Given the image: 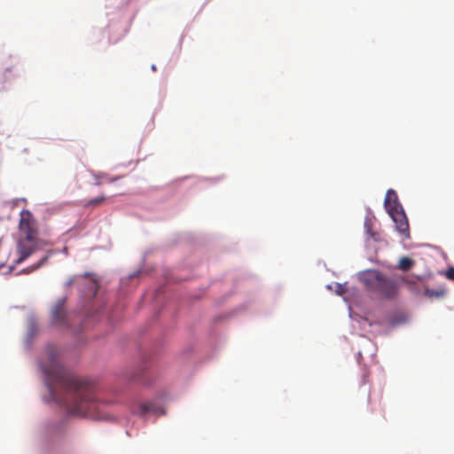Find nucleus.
<instances>
[{
	"mask_svg": "<svg viewBox=\"0 0 454 454\" xmlns=\"http://www.w3.org/2000/svg\"><path fill=\"white\" fill-rule=\"evenodd\" d=\"M19 231L21 237L20 238L17 244V249L20 254V257L16 262L21 263L37 249V223L33 215L28 210H22L20 212Z\"/></svg>",
	"mask_w": 454,
	"mask_h": 454,
	"instance_id": "obj_2",
	"label": "nucleus"
},
{
	"mask_svg": "<svg viewBox=\"0 0 454 454\" xmlns=\"http://www.w3.org/2000/svg\"><path fill=\"white\" fill-rule=\"evenodd\" d=\"M384 206L387 213L393 212L395 209H402L403 207L398 201V197L396 192L390 189L387 192Z\"/></svg>",
	"mask_w": 454,
	"mask_h": 454,
	"instance_id": "obj_6",
	"label": "nucleus"
},
{
	"mask_svg": "<svg viewBox=\"0 0 454 454\" xmlns=\"http://www.w3.org/2000/svg\"><path fill=\"white\" fill-rule=\"evenodd\" d=\"M66 298H59L51 309V323L54 325L67 326Z\"/></svg>",
	"mask_w": 454,
	"mask_h": 454,
	"instance_id": "obj_4",
	"label": "nucleus"
},
{
	"mask_svg": "<svg viewBox=\"0 0 454 454\" xmlns=\"http://www.w3.org/2000/svg\"><path fill=\"white\" fill-rule=\"evenodd\" d=\"M388 215L395 222L396 230L400 233L409 236V223L403 209H395L393 212L388 213Z\"/></svg>",
	"mask_w": 454,
	"mask_h": 454,
	"instance_id": "obj_5",
	"label": "nucleus"
},
{
	"mask_svg": "<svg viewBox=\"0 0 454 454\" xmlns=\"http://www.w3.org/2000/svg\"><path fill=\"white\" fill-rule=\"evenodd\" d=\"M445 276L447 278L454 280V267L449 268L445 272Z\"/></svg>",
	"mask_w": 454,
	"mask_h": 454,
	"instance_id": "obj_15",
	"label": "nucleus"
},
{
	"mask_svg": "<svg viewBox=\"0 0 454 454\" xmlns=\"http://www.w3.org/2000/svg\"><path fill=\"white\" fill-rule=\"evenodd\" d=\"M425 294L429 298H442L445 295L446 291L442 288L438 290L426 289Z\"/></svg>",
	"mask_w": 454,
	"mask_h": 454,
	"instance_id": "obj_9",
	"label": "nucleus"
},
{
	"mask_svg": "<svg viewBox=\"0 0 454 454\" xmlns=\"http://www.w3.org/2000/svg\"><path fill=\"white\" fill-rule=\"evenodd\" d=\"M152 69H153V71H155V70H156V67H155V66H154V65H153Z\"/></svg>",
	"mask_w": 454,
	"mask_h": 454,
	"instance_id": "obj_18",
	"label": "nucleus"
},
{
	"mask_svg": "<svg viewBox=\"0 0 454 454\" xmlns=\"http://www.w3.org/2000/svg\"><path fill=\"white\" fill-rule=\"evenodd\" d=\"M3 68L4 69V73H11L12 68H13V66H11V67H7V65H3Z\"/></svg>",
	"mask_w": 454,
	"mask_h": 454,
	"instance_id": "obj_17",
	"label": "nucleus"
},
{
	"mask_svg": "<svg viewBox=\"0 0 454 454\" xmlns=\"http://www.w3.org/2000/svg\"><path fill=\"white\" fill-rule=\"evenodd\" d=\"M367 281L372 288L387 298H393L397 294L398 286L395 281L384 277L380 273H372Z\"/></svg>",
	"mask_w": 454,
	"mask_h": 454,
	"instance_id": "obj_3",
	"label": "nucleus"
},
{
	"mask_svg": "<svg viewBox=\"0 0 454 454\" xmlns=\"http://www.w3.org/2000/svg\"><path fill=\"white\" fill-rule=\"evenodd\" d=\"M5 76L6 74L4 72H0V90L4 89V82L6 80Z\"/></svg>",
	"mask_w": 454,
	"mask_h": 454,
	"instance_id": "obj_16",
	"label": "nucleus"
},
{
	"mask_svg": "<svg viewBox=\"0 0 454 454\" xmlns=\"http://www.w3.org/2000/svg\"><path fill=\"white\" fill-rule=\"evenodd\" d=\"M367 235L374 241H379L380 239V235L378 231H371V233H367Z\"/></svg>",
	"mask_w": 454,
	"mask_h": 454,
	"instance_id": "obj_14",
	"label": "nucleus"
},
{
	"mask_svg": "<svg viewBox=\"0 0 454 454\" xmlns=\"http://www.w3.org/2000/svg\"><path fill=\"white\" fill-rule=\"evenodd\" d=\"M364 229L366 231V233H371V231L372 229V222L371 219L366 218L364 221Z\"/></svg>",
	"mask_w": 454,
	"mask_h": 454,
	"instance_id": "obj_13",
	"label": "nucleus"
},
{
	"mask_svg": "<svg viewBox=\"0 0 454 454\" xmlns=\"http://www.w3.org/2000/svg\"><path fill=\"white\" fill-rule=\"evenodd\" d=\"M49 259V255H45L43 256L36 264L33 265V266H30L28 267L27 270H25V272L27 273H30L34 270H36L37 269H39L41 266H43V264H45L47 262Z\"/></svg>",
	"mask_w": 454,
	"mask_h": 454,
	"instance_id": "obj_12",
	"label": "nucleus"
},
{
	"mask_svg": "<svg viewBox=\"0 0 454 454\" xmlns=\"http://www.w3.org/2000/svg\"><path fill=\"white\" fill-rule=\"evenodd\" d=\"M137 413L140 415H145L147 413H153L154 415H160L164 413L163 409L153 402H146L139 404Z\"/></svg>",
	"mask_w": 454,
	"mask_h": 454,
	"instance_id": "obj_7",
	"label": "nucleus"
},
{
	"mask_svg": "<svg viewBox=\"0 0 454 454\" xmlns=\"http://www.w3.org/2000/svg\"><path fill=\"white\" fill-rule=\"evenodd\" d=\"M414 264V261L409 257H402L399 261V269L408 270Z\"/></svg>",
	"mask_w": 454,
	"mask_h": 454,
	"instance_id": "obj_11",
	"label": "nucleus"
},
{
	"mask_svg": "<svg viewBox=\"0 0 454 454\" xmlns=\"http://www.w3.org/2000/svg\"><path fill=\"white\" fill-rule=\"evenodd\" d=\"M106 197L105 195L98 196L97 198H94V199H91V200H88L84 204V207H96L99 206L102 202H104L106 200Z\"/></svg>",
	"mask_w": 454,
	"mask_h": 454,
	"instance_id": "obj_10",
	"label": "nucleus"
},
{
	"mask_svg": "<svg viewBox=\"0 0 454 454\" xmlns=\"http://www.w3.org/2000/svg\"><path fill=\"white\" fill-rule=\"evenodd\" d=\"M59 349L49 346L46 358L41 363L51 398L63 404L71 415L99 419L93 384L69 373L59 361Z\"/></svg>",
	"mask_w": 454,
	"mask_h": 454,
	"instance_id": "obj_1",
	"label": "nucleus"
},
{
	"mask_svg": "<svg viewBox=\"0 0 454 454\" xmlns=\"http://www.w3.org/2000/svg\"><path fill=\"white\" fill-rule=\"evenodd\" d=\"M93 176L95 179V183H94L95 185H101L104 183H114L120 178L119 176H116V177L109 176L106 173L94 174Z\"/></svg>",
	"mask_w": 454,
	"mask_h": 454,
	"instance_id": "obj_8",
	"label": "nucleus"
}]
</instances>
